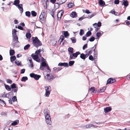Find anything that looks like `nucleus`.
Returning a JSON list of instances; mask_svg holds the SVG:
<instances>
[{"instance_id": "51", "label": "nucleus", "mask_w": 130, "mask_h": 130, "mask_svg": "<svg viewBox=\"0 0 130 130\" xmlns=\"http://www.w3.org/2000/svg\"><path fill=\"white\" fill-rule=\"evenodd\" d=\"M101 33L100 32H98L96 33V35L98 38L101 35Z\"/></svg>"}, {"instance_id": "54", "label": "nucleus", "mask_w": 130, "mask_h": 130, "mask_svg": "<svg viewBox=\"0 0 130 130\" xmlns=\"http://www.w3.org/2000/svg\"><path fill=\"white\" fill-rule=\"evenodd\" d=\"M12 34H14L15 35H16L17 30L15 29H14L12 30Z\"/></svg>"}, {"instance_id": "11", "label": "nucleus", "mask_w": 130, "mask_h": 130, "mask_svg": "<svg viewBox=\"0 0 130 130\" xmlns=\"http://www.w3.org/2000/svg\"><path fill=\"white\" fill-rule=\"evenodd\" d=\"M17 6L18 9L20 10L21 14H22L23 11V9L22 7V4L18 5Z\"/></svg>"}, {"instance_id": "49", "label": "nucleus", "mask_w": 130, "mask_h": 130, "mask_svg": "<svg viewBox=\"0 0 130 130\" xmlns=\"http://www.w3.org/2000/svg\"><path fill=\"white\" fill-rule=\"evenodd\" d=\"M15 63L17 65L19 66L21 65V63L18 60H16L15 61Z\"/></svg>"}, {"instance_id": "30", "label": "nucleus", "mask_w": 130, "mask_h": 130, "mask_svg": "<svg viewBox=\"0 0 130 130\" xmlns=\"http://www.w3.org/2000/svg\"><path fill=\"white\" fill-rule=\"evenodd\" d=\"M93 125L92 124H90L86 125L85 126V127L86 128H90L91 127H92Z\"/></svg>"}, {"instance_id": "52", "label": "nucleus", "mask_w": 130, "mask_h": 130, "mask_svg": "<svg viewBox=\"0 0 130 130\" xmlns=\"http://www.w3.org/2000/svg\"><path fill=\"white\" fill-rule=\"evenodd\" d=\"M12 100L13 102L16 101H17V97L16 96H14L12 98Z\"/></svg>"}, {"instance_id": "23", "label": "nucleus", "mask_w": 130, "mask_h": 130, "mask_svg": "<svg viewBox=\"0 0 130 130\" xmlns=\"http://www.w3.org/2000/svg\"><path fill=\"white\" fill-rule=\"evenodd\" d=\"M89 91L91 93H93L95 91V88L93 87H92L89 90Z\"/></svg>"}, {"instance_id": "44", "label": "nucleus", "mask_w": 130, "mask_h": 130, "mask_svg": "<svg viewBox=\"0 0 130 130\" xmlns=\"http://www.w3.org/2000/svg\"><path fill=\"white\" fill-rule=\"evenodd\" d=\"M106 88V87H104L103 89H100V91H99L98 92H104Z\"/></svg>"}, {"instance_id": "7", "label": "nucleus", "mask_w": 130, "mask_h": 130, "mask_svg": "<svg viewBox=\"0 0 130 130\" xmlns=\"http://www.w3.org/2000/svg\"><path fill=\"white\" fill-rule=\"evenodd\" d=\"M64 11L63 10H61L59 11L57 14V17L58 20L60 21L62 16L63 15Z\"/></svg>"}, {"instance_id": "35", "label": "nucleus", "mask_w": 130, "mask_h": 130, "mask_svg": "<svg viewBox=\"0 0 130 130\" xmlns=\"http://www.w3.org/2000/svg\"><path fill=\"white\" fill-rule=\"evenodd\" d=\"M74 5V4L72 3H70L68 4V7L69 8H71L73 7Z\"/></svg>"}, {"instance_id": "38", "label": "nucleus", "mask_w": 130, "mask_h": 130, "mask_svg": "<svg viewBox=\"0 0 130 130\" xmlns=\"http://www.w3.org/2000/svg\"><path fill=\"white\" fill-rule=\"evenodd\" d=\"M15 53V52L13 50H12L10 51V56H12Z\"/></svg>"}, {"instance_id": "10", "label": "nucleus", "mask_w": 130, "mask_h": 130, "mask_svg": "<svg viewBox=\"0 0 130 130\" xmlns=\"http://www.w3.org/2000/svg\"><path fill=\"white\" fill-rule=\"evenodd\" d=\"M92 48L91 47L90 50H87L85 51V53H86L87 55H89L91 54L92 53Z\"/></svg>"}, {"instance_id": "32", "label": "nucleus", "mask_w": 130, "mask_h": 130, "mask_svg": "<svg viewBox=\"0 0 130 130\" xmlns=\"http://www.w3.org/2000/svg\"><path fill=\"white\" fill-rule=\"evenodd\" d=\"M80 57L82 59L85 60L86 58V56L83 53H82L80 54Z\"/></svg>"}, {"instance_id": "45", "label": "nucleus", "mask_w": 130, "mask_h": 130, "mask_svg": "<svg viewBox=\"0 0 130 130\" xmlns=\"http://www.w3.org/2000/svg\"><path fill=\"white\" fill-rule=\"evenodd\" d=\"M74 63V61H70L69 62V65L70 66H71L73 65Z\"/></svg>"}, {"instance_id": "43", "label": "nucleus", "mask_w": 130, "mask_h": 130, "mask_svg": "<svg viewBox=\"0 0 130 130\" xmlns=\"http://www.w3.org/2000/svg\"><path fill=\"white\" fill-rule=\"evenodd\" d=\"M50 94V91H45V95L46 97H48Z\"/></svg>"}, {"instance_id": "13", "label": "nucleus", "mask_w": 130, "mask_h": 130, "mask_svg": "<svg viewBox=\"0 0 130 130\" xmlns=\"http://www.w3.org/2000/svg\"><path fill=\"white\" fill-rule=\"evenodd\" d=\"M58 66H63L64 67H68V63L67 62H60L58 63Z\"/></svg>"}, {"instance_id": "18", "label": "nucleus", "mask_w": 130, "mask_h": 130, "mask_svg": "<svg viewBox=\"0 0 130 130\" xmlns=\"http://www.w3.org/2000/svg\"><path fill=\"white\" fill-rule=\"evenodd\" d=\"M63 35L65 37H66L68 36H69V33L68 31H63Z\"/></svg>"}, {"instance_id": "56", "label": "nucleus", "mask_w": 130, "mask_h": 130, "mask_svg": "<svg viewBox=\"0 0 130 130\" xmlns=\"http://www.w3.org/2000/svg\"><path fill=\"white\" fill-rule=\"evenodd\" d=\"M114 2L115 4H119V0H115Z\"/></svg>"}, {"instance_id": "46", "label": "nucleus", "mask_w": 130, "mask_h": 130, "mask_svg": "<svg viewBox=\"0 0 130 130\" xmlns=\"http://www.w3.org/2000/svg\"><path fill=\"white\" fill-rule=\"evenodd\" d=\"M17 87L16 86V84L15 83H13L11 85V88L14 89L16 88Z\"/></svg>"}, {"instance_id": "24", "label": "nucleus", "mask_w": 130, "mask_h": 130, "mask_svg": "<svg viewBox=\"0 0 130 130\" xmlns=\"http://www.w3.org/2000/svg\"><path fill=\"white\" fill-rule=\"evenodd\" d=\"M19 123V121L18 120H17L16 121H15L13 122V123H12L11 125H12L15 126L18 124V123Z\"/></svg>"}, {"instance_id": "63", "label": "nucleus", "mask_w": 130, "mask_h": 130, "mask_svg": "<svg viewBox=\"0 0 130 130\" xmlns=\"http://www.w3.org/2000/svg\"><path fill=\"white\" fill-rule=\"evenodd\" d=\"M85 12L86 13H87V14L89 13H90V12L88 10V9L86 10V11H85Z\"/></svg>"}, {"instance_id": "21", "label": "nucleus", "mask_w": 130, "mask_h": 130, "mask_svg": "<svg viewBox=\"0 0 130 130\" xmlns=\"http://www.w3.org/2000/svg\"><path fill=\"white\" fill-rule=\"evenodd\" d=\"M20 1L19 0H15L14 1L13 4L17 7L18 5L20 3Z\"/></svg>"}, {"instance_id": "15", "label": "nucleus", "mask_w": 130, "mask_h": 130, "mask_svg": "<svg viewBox=\"0 0 130 130\" xmlns=\"http://www.w3.org/2000/svg\"><path fill=\"white\" fill-rule=\"evenodd\" d=\"M111 110V108L110 107H107L104 109V111L105 113H107Z\"/></svg>"}, {"instance_id": "37", "label": "nucleus", "mask_w": 130, "mask_h": 130, "mask_svg": "<svg viewBox=\"0 0 130 130\" xmlns=\"http://www.w3.org/2000/svg\"><path fill=\"white\" fill-rule=\"evenodd\" d=\"M16 59V57L15 56H11L10 57V61L11 62L14 61Z\"/></svg>"}, {"instance_id": "60", "label": "nucleus", "mask_w": 130, "mask_h": 130, "mask_svg": "<svg viewBox=\"0 0 130 130\" xmlns=\"http://www.w3.org/2000/svg\"><path fill=\"white\" fill-rule=\"evenodd\" d=\"M95 13H93L92 14H91L90 15H89L88 17L89 18H91L93 16H95Z\"/></svg>"}, {"instance_id": "26", "label": "nucleus", "mask_w": 130, "mask_h": 130, "mask_svg": "<svg viewBox=\"0 0 130 130\" xmlns=\"http://www.w3.org/2000/svg\"><path fill=\"white\" fill-rule=\"evenodd\" d=\"M80 54V53L79 52H76V53L73 54V56H74V57L76 58L77 56L78 55H79Z\"/></svg>"}, {"instance_id": "41", "label": "nucleus", "mask_w": 130, "mask_h": 130, "mask_svg": "<svg viewBox=\"0 0 130 130\" xmlns=\"http://www.w3.org/2000/svg\"><path fill=\"white\" fill-rule=\"evenodd\" d=\"M45 91H48V90L51 89V87L50 86H45Z\"/></svg>"}, {"instance_id": "28", "label": "nucleus", "mask_w": 130, "mask_h": 130, "mask_svg": "<svg viewBox=\"0 0 130 130\" xmlns=\"http://www.w3.org/2000/svg\"><path fill=\"white\" fill-rule=\"evenodd\" d=\"M26 37L28 39H30L31 37V35L30 33H27L26 35Z\"/></svg>"}, {"instance_id": "58", "label": "nucleus", "mask_w": 130, "mask_h": 130, "mask_svg": "<svg viewBox=\"0 0 130 130\" xmlns=\"http://www.w3.org/2000/svg\"><path fill=\"white\" fill-rule=\"evenodd\" d=\"M87 44H85L83 46V50H84L86 48H87Z\"/></svg>"}, {"instance_id": "47", "label": "nucleus", "mask_w": 130, "mask_h": 130, "mask_svg": "<svg viewBox=\"0 0 130 130\" xmlns=\"http://www.w3.org/2000/svg\"><path fill=\"white\" fill-rule=\"evenodd\" d=\"M95 39V38L94 37L92 36L91 37L90 39H89V40L90 41L92 42Z\"/></svg>"}, {"instance_id": "36", "label": "nucleus", "mask_w": 130, "mask_h": 130, "mask_svg": "<svg viewBox=\"0 0 130 130\" xmlns=\"http://www.w3.org/2000/svg\"><path fill=\"white\" fill-rule=\"evenodd\" d=\"M25 15L26 16L28 17H30V13L29 11H27L25 13Z\"/></svg>"}, {"instance_id": "40", "label": "nucleus", "mask_w": 130, "mask_h": 130, "mask_svg": "<svg viewBox=\"0 0 130 130\" xmlns=\"http://www.w3.org/2000/svg\"><path fill=\"white\" fill-rule=\"evenodd\" d=\"M72 43H75L76 41V39L75 37H72L70 38Z\"/></svg>"}, {"instance_id": "57", "label": "nucleus", "mask_w": 130, "mask_h": 130, "mask_svg": "<svg viewBox=\"0 0 130 130\" xmlns=\"http://www.w3.org/2000/svg\"><path fill=\"white\" fill-rule=\"evenodd\" d=\"M18 28L21 30H24V29L22 27L20 26H18Z\"/></svg>"}, {"instance_id": "33", "label": "nucleus", "mask_w": 130, "mask_h": 130, "mask_svg": "<svg viewBox=\"0 0 130 130\" xmlns=\"http://www.w3.org/2000/svg\"><path fill=\"white\" fill-rule=\"evenodd\" d=\"M57 2V3L59 5H61L65 3L63 0H58Z\"/></svg>"}, {"instance_id": "5", "label": "nucleus", "mask_w": 130, "mask_h": 130, "mask_svg": "<svg viewBox=\"0 0 130 130\" xmlns=\"http://www.w3.org/2000/svg\"><path fill=\"white\" fill-rule=\"evenodd\" d=\"M30 76L31 77L37 80H38L41 77V75L35 74L34 73H30Z\"/></svg>"}, {"instance_id": "1", "label": "nucleus", "mask_w": 130, "mask_h": 130, "mask_svg": "<svg viewBox=\"0 0 130 130\" xmlns=\"http://www.w3.org/2000/svg\"><path fill=\"white\" fill-rule=\"evenodd\" d=\"M32 44L34 46L37 48L42 45L41 42L36 37H32Z\"/></svg>"}, {"instance_id": "61", "label": "nucleus", "mask_w": 130, "mask_h": 130, "mask_svg": "<svg viewBox=\"0 0 130 130\" xmlns=\"http://www.w3.org/2000/svg\"><path fill=\"white\" fill-rule=\"evenodd\" d=\"M110 12L112 14H115L116 12L114 10H112Z\"/></svg>"}, {"instance_id": "17", "label": "nucleus", "mask_w": 130, "mask_h": 130, "mask_svg": "<svg viewBox=\"0 0 130 130\" xmlns=\"http://www.w3.org/2000/svg\"><path fill=\"white\" fill-rule=\"evenodd\" d=\"M93 51L94 52L93 56L94 59L95 60L96 59H97V58L98 56V52L96 50H95V49H94Z\"/></svg>"}, {"instance_id": "64", "label": "nucleus", "mask_w": 130, "mask_h": 130, "mask_svg": "<svg viewBox=\"0 0 130 130\" xmlns=\"http://www.w3.org/2000/svg\"><path fill=\"white\" fill-rule=\"evenodd\" d=\"M87 39V38L85 36H83L82 38V39L83 40H85Z\"/></svg>"}, {"instance_id": "34", "label": "nucleus", "mask_w": 130, "mask_h": 130, "mask_svg": "<svg viewBox=\"0 0 130 130\" xmlns=\"http://www.w3.org/2000/svg\"><path fill=\"white\" fill-rule=\"evenodd\" d=\"M46 63L45 62H42V63H41V65L40 66V70H42L41 69V66L43 67H45L46 66Z\"/></svg>"}, {"instance_id": "14", "label": "nucleus", "mask_w": 130, "mask_h": 130, "mask_svg": "<svg viewBox=\"0 0 130 130\" xmlns=\"http://www.w3.org/2000/svg\"><path fill=\"white\" fill-rule=\"evenodd\" d=\"M99 5L101 7H102L105 4V2L103 0H99Z\"/></svg>"}, {"instance_id": "50", "label": "nucleus", "mask_w": 130, "mask_h": 130, "mask_svg": "<svg viewBox=\"0 0 130 130\" xmlns=\"http://www.w3.org/2000/svg\"><path fill=\"white\" fill-rule=\"evenodd\" d=\"M84 31L83 29H81L80 30V31L79 32V35H82L84 34Z\"/></svg>"}, {"instance_id": "8", "label": "nucleus", "mask_w": 130, "mask_h": 130, "mask_svg": "<svg viewBox=\"0 0 130 130\" xmlns=\"http://www.w3.org/2000/svg\"><path fill=\"white\" fill-rule=\"evenodd\" d=\"M116 79L111 78H109L107 80L106 85L109 84H112L116 82Z\"/></svg>"}, {"instance_id": "4", "label": "nucleus", "mask_w": 130, "mask_h": 130, "mask_svg": "<svg viewBox=\"0 0 130 130\" xmlns=\"http://www.w3.org/2000/svg\"><path fill=\"white\" fill-rule=\"evenodd\" d=\"M45 13L44 11H42L41 14L39 16L40 21L42 23L44 22L45 17L44 15Z\"/></svg>"}, {"instance_id": "42", "label": "nucleus", "mask_w": 130, "mask_h": 130, "mask_svg": "<svg viewBox=\"0 0 130 130\" xmlns=\"http://www.w3.org/2000/svg\"><path fill=\"white\" fill-rule=\"evenodd\" d=\"M91 34V32L90 31H88L87 32L86 35V36L87 37L89 36Z\"/></svg>"}, {"instance_id": "48", "label": "nucleus", "mask_w": 130, "mask_h": 130, "mask_svg": "<svg viewBox=\"0 0 130 130\" xmlns=\"http://www.w3.org/2000/svg\"><path fill=\"white\" fill-rule=\"evenodd\" d=\"M89 59L91 61H93L94 58L92 55H90L89 56Z\"/></svg>"}, {"instance_id": "27", "label": "nucleus", "mask_w": 130, "mask_h": 130, "mask_svg": "<svg viewBox=\"0 0 130 130\" xmlns=\"http://www.w3.org/2000/svg\"><path fill=\"white\" fill-rule=\"evenodd\" d=\"M31 13L32 15L34 17H36L37 15V13L34 11H31Z\"/></svg>"}, {"instance_id": "25", "label": "nucleus", "mask_w": 130, "mask_h": 130, "mask_svg": "<svg viewBox=\"0 0 130 130\" xmlns=\"http://www.w3.org/2000/svg\"><path fill=\"white\" fill-rule=\"evenodd\" d=\"M76 13L75 12H72L71 14V16L73 18H74L77 16Z\"/></svg>"}, {"instance_id": "55", "label": "nucleus", "mask_w": 130, "mask_h": 130, "mask_svg": "<svg viewBox=\"0 0 130 130\" xmlns=\"http://www.w3.org/2000/svg\"><path fill=\"white\" fill-rule=\"evenodd\" d=\"M73 55V54L70 55V59H72L75 58L74 57V56Z\"/></svg>"}, {"instance_id": "19", "label": "nucleus", "mask_w": 130, "mask_h": 130, "mask_svg": "<svg viewBox=\"0 0 130 130\" xmlns=\"http://www.w3.org/2000/svg\"><path fill=\"white\" fill-rule=\"evenodd\" d=\"M4 86L6 89L8 91H10L11 90V88L8 85L4 84Z\"/></svg>"}, {"instance_id": "20", "label": "nucleus", "mask_w": 130, "mask_h": 130, "mask_svg": "<svg viewBox=\"0 0 130 130\" xmlns=\"http://www.w3.org/2000/svg\"><path fill=\"white\" fill-rule=\"evenodd\" d=\"M64 39V38L63 36L61 35L60 36L59 40H58V42L61 43L62 41H63Z\"/></svg>"}, {"instance_id": "2", "label": "nucleus", "mask_w": 130, "mask_h": 130, "mask_svg": "<svg viewBox=\"0 0 130 130\" xmlns=\"http://www.w3.org/2000/svg\"><path fill=\"white\" fill-rule=\"evenodd\" d=\"M44 113L45 116V121L47 124L51 125L52 123L51 117L50 115L49 111L45 109L44 110Z\"/></svg>"}, {"instance_id": "6", "label": "nucleus", "mask_w": 130, "mask_h": 130, "mask_svg": "<svg viewBox=\"0 0 130 130\" xmlns=\"http://www.w3.org/2000/svg\"><path fill=\"white\" fill-rule=\"evenodd\" d=\"M31 56L32 58L36 61L38 62H40V59H39V56L37 55H34V54H32Z\"/></svg>"}, {"instance_id": "12", "label": "nucleus", "mask_w": 130, "mask_h": 130, "mask_svg": "<svg viewBox=\"0 0 130 130\" xmlns=\"http://www.w3.org/2000/svg\"><path fill=\"white\" fill-rule=\"evenodd\" d=\"M101 26V23L100 22H99L98 23H95L93 24V26L95 28H96L97 26L98 27H100Z\"/></svg>"}, {"instance_id": "29", "label": "nucleus", "mask_w": 130, "mask_h": 130, "mask_svg": "<svg viewBox=\"0 0 130 130\" xmlns=\"http://www.w3.org/2000/svg\"><path fill=\"white\" fill-rule=\"evenodd\" d=\"M30 46L29 44H28L24 46V49L25 50H27L30 47Z\"/></svg>"}, {"instance_id": "62", "label": "nucleus", "mask_w": 130, "mask_h": 130, "mask_svg": "<svg viewBox=\"0 0 130 130\" xmlns=\"http://www.w3.org/2000/svg\"><path fill=\"white\" fill-rule=\"evenodd\" d=\"M28 59L30 62L32 61V59L31 57H28Z\"/></svg>"}, {"instance_id": "22", "label": "nucleus", "mask_w": 130, "mask_h": 130, "mask_svg": "<svg viewBox=\"0 0 130 130\" xmlns=\"http://www.w3.org/2000/svg\"><path fill=\"white\" fill-rule=\"evenodd\" d=\"M41 52V50L40 49H39L35 51V54L36 55H38V56L39 55L40 56H41V55L40 54Z\"/></svg>"}, {"instance_id": "59", "label": "nucleus", "mask_w": 130, "mask_h": 130, "mask_svg": "<svg viewBox=\"0 0 130 130\" xmlns=\"http://www.w3.org/2000/svg\"><path fill=\"white\" fill-rule=\"evenodd\" d=\"M25 71V69H23L21 70V74H23L24 73Z\"/></svg>"}, {"instance_id": "9", "label": "nucleus", "mask_w": 130, "mask_h": 130, "mask_svg": "<svg viewBox=\"0 0 130 130\" xmlns=\"http://www.w3.org/2000/svg\"><path fill=\"white\" fill-rule=\"evenodd\" d=\"M13 44H15L16 43H17L19 42L18 40V37L17 35H15L13 37Z\"/></svg>"}, {"instance_id": "31", "label": "nucleus", "mask_w": 130, "mask_h": 130, "mask_svg": "<svg viewBox=\"0 0 130 130\" xmlns=\"http://www.w3.org/2000/svg\"><path fill=\"white\" fill-rule=\"evenodd\" d=\"M28 80V78L26 76H23L21 79V81L22 82L25 81L26 80Z\"/></svg>"}, {"instance_id": "39", "label": "nucleus", "mask_w": 130, "mask_h": 130, "mask_svg": "<svg viewBox=\"0 0 130 130\" xmlns=\"http://www.w3.org/2000/svg\"><path fill=\"white\" fill-rule=\"evenodd\" d=\"M68 51L71 53H73V49L72 47H69L68 49Z\"/></svg>"}, {"instance_id": "3", "label": "nucleus", "mask_w": 130, "mask_h": 130, "mask_svg": "<svg viewBox=\"0 0 130 130\" xmlns=\"http://www.w3.org/2000/svg\"><path fill=\"white\" fill-rule=\"evenodd\" d=\"M58 76L56 75H53L52 74L50 73L47 74L45 76V79L49 82L53 80L54 79Z\"/></svg>"}, {"instance_id": "53", "label": "nucleus", "mask_w": 130, "mask_h": 130, "mask_svg": "<svg viewBox=\"0 0 130 130\" xmlns=\"http://www.w3.org/2000/svg\"><path fill=\"white\" fill-rule=\"evenodd\" d=\"M7 82L10 84H11L12 83V81L10 79H8L6 80Z\"/></svg>"}, {"instance_id": "16", "label": "nucleus", "mask_w": 130, "mask_h": 130, "mask_svg": "<svg viewBox=\"0 0 130 130\" xmlns=\"http://www.w3.org/2000/svg\"><path fill=\"white\" fill-rule=\"evenodd\" d=\"M123 1L122 5H123L125 7L127 6L128 4V1L126 0H123Z\"/></svg>"}]
</instances>
